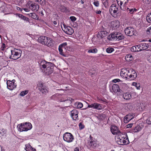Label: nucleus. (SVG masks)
<instances>
[{
    "instance_id": "nucleus-3",
    "label": "nucleus",
    "mask_w": 151,
    "mask_h": 151,
    "mask_svg": "<svg viewBox=\"0 0 151 151\" xmlns=\"http://www.w3.org/2000/svg\"><path fill=\"white\" fill-rule=\"evenodd\" d=\"M38 42L43 45L50 47L53 46V42L51 38L45 36H41L38 39Z\"/></svg>"
},
{
    "instance_id": "nucleus-33",
    "label": "nucleus",
    "mask_w": 151,
    "mask_h": 151,
    "mask_svg": "<svg viewBox=\"0 0 151 151\" xmlns=\"http://www.w3.org/2000/svg\"><path fill=\"white\" fill-rule=\"evenodd\" d=\"M146 19L148 22L151 23V11L148 14L146 17Z\"/></svg>"
},
{
    "instance_id": "nucleus-34",
    "label": "nucleus",
    "mask_w": 151,
    "mask_h": 151,
    "mask_svg": "<svg viewBox=\"0 0 151 151\" xmlns=\"http://www.w3.org/2000/svg\"><path fill=\"white\" fill-rule=\"evenodd\" d=\"M107 39L111 41L114 40V33H112L110 35H109L107 37Z\"/></svg>"
},
{
    "instance_id": "nucleus-19",
    "label": "nucleus",
    "mask_w": 151,
    "mask_h": 151,
    "mask_svg": "<svg viewBox=\"0 0 151 151\" xmlns=\"http://www.w3.org/2000/svg\"><path fill=\"white\" fill-rule=\"evenodd\" d=\"M108 34V32L106 31H102L99 32L97 34V37L99 39H101L106 37Z\"/></svg>"
},
{
    "instance_id": "nucleus-37",
    "label": "nucleus",
    "mask_w": 151,
    "mask_h": 151,
    "mask_svg": "<svg viewBox=\"0 0 151 151\" xmlns=\"http://www.w3.org/2000/svg\"><path fill=\"white\" fill-rule=\"evenodd\" d=\"M58 50L60 54L63 56H65L63 52V50L62 47H60V45L59 47Z\"/></svg>"
},
{
    "instance_id": "nucleus-59",
    "label": "nucleus",
    "mask_w": 151,
    "mask_h": 151,
    "mask_svg": "<svg viewBox=\"0 0 151 151\" xmlns=\"http://www.w3.org/2000/svg\"><path fill=\"white\" fill-rule=\"evenodd\" d=\"M40 13L41 14V16H43L44 15L43 11H41L40 12Z\"/></svg>"
},
{
    "instance_id": "nucleus-58",
    "label": "nucleus",
    "mask_w": 151,
    "mask_h": 151,
    "mask_svg": "<svg viewBox=\"0 0 151 151\" xmlns=\"http://www.w3.org/2000/svg\"><path fill=\"white\" fill-rule=\"evenodd\" d=\"M147 60L149 62L151 63V55L149 56V57L148 58Z\"/></svg>"
},
{
    "instance_id": "nucleus-13",
    "label": "nucleus",
    "mask_w": 151,
    "mask_h": 151,
    "mask_svg": "<svg viewBox=\"0 0 151 151\" xmlns=\"http://www.w3.org/2000/svg\"><path fill=\"white\" fill-rule=\"evenodd\" d=\"M110 91L112 93L114 94L116 93L117 92H119L120 91L119 86L116 84H114L110 88Z\"/></svg>"
},
{
    "instance_id": "nucleus-62",
    "label": "nucleus",
    "mask_w": 151,
    "mask_h": 151,
    "mask_svg": "<svg viewBox=\"0 0 151 151\" xmlns=\"http://www.w3.org/2000/svg\"><path fill=\"white\" fill-rule=\"evenodd\" d=\"M53 23L54 25H56L57 24V23L56 21H54L53 22Z\"/></svg>"
},
{
    "instance_id": "nucleus-51",
    "label": "nucleus",
    "mask_w": 151,
    "mask_h": 151,
    "mask_svg": "<svg viewBox=\"0 0 151 151\" xmlns=\"http://www.w3.org/2000/svg\"><path fill=\"white\" fill-rule=\"evenodd\" d=\"M2 132H0V134H1L2 135L4 136V134H5L6 133V132L5 130L4 129H2L1 130Z\"/></svg>"
},
{
    "instance_id": "nucleus-60",
    "label": "nucleus",
    "mask_w": 151,
    "mask_h": 151,
    "mask_svg": "<svg viewBox=\"0 0 151 151\" xmlns=\"http://www.w3.org/2000/svg\"><path fill=\"white\" fill-rule=\"evenodd\" d=\"M79 149L78 147H76L74 149V151H79Z\"/></svg>"
},
{
    "instance_id": "nucleus-7",
    "label": "nucleus",
    "mask_w": 151,
    "mask_h": 151,
    "mask_svg": "<svg viewBox=\"0 0 151 151\" xmlns=\"http://www.w3.org/2000/svg\"><path fill=\"white\" fill-rule=\"evenodd\" d=\"M118 6L115 4H112L110 7L109 12L111 14L113 17L116 16L119 13Z\"/></svg>"
},
{
    "instance_id": "nucleus-23",
    "label": "nucleus",
    "mask_w": 151,
    "mask_h": 151,
    "mask_svg": "<svg viewBox=\"0 0 151 151\" xmlns=\"http://www.w3.org/2000/svg\"><path fill=\"white\" fill-rule=\"evenodd\" d=\"M121 9L122 10H127V12L131 14H133L134 12H136L137 11V9L135 8L130 9L127 7H126L125 8H121Z\"/></svg>"
},
{
    "instance_id": "nucleus-44",
    "label": "nucleus",
    "mask_w": 151,
    "mask_h": 151,
    "mask_svg": "<svg viewBox=\"0 0 151 151\" xmlns=\"http://www.w3.org/2000/svg\"><path fill=\"white\" fill-rule=\"evenodd\" d=\"M77 104V107L78 108H81L83 106V104L81 102H78Z\"/></svg>"
},
{
    "instance_id": "nucleus-35",
    "label": "nucleus",
    "mask_w": 151,
    "mask_h": 151,
    "mask_svg": "<svg viewBox=\"0 0 151 151\" xmlns=\"http://www.w3.org/2000/svg\"><path fill=\"white\" fill-rule=\"evenodd\" d=\"M133 59L132 55L130 54L127 55L126 57V59L127 61H132Z\"/></svg>"
},
{
    "instance_id": "nucleus-4",
    "label": "nucleus",
    "mask_w": 151,
    "mask_h": 151,
    "mask_svg": "<svg viewBox=\"0 0 151 151\" xmlns=\"http://www.w3.org/2000/svg\"><path fill=\"white\" fill-rule=\"evenodd\" d=\"M149 47L148 44L145 43H142L138 45L132 46L131 50L132 52H139L147 50Z\"/></svg>"
},
{
    "instance_id": "nucleus-20",
    "label": "nucleus",
    "mask_w": 151,
    "mask_h": 151,
    "mask_svg": "<svg viewBox=\"0 0 151 151\" xmlns=\"http://www.w3.org/2000/svg\"><path fill=\"white\" fill-rule=\"evenodd\" d=\"M39 89L43 93L46 94L48 92L47 88L44 86L42 83L40 84Z\"/></svg>"
},
{
    "instance_id": "nucleus-31",
    "label": "nucleus",
    "mask_w": 151,
    "mask_h": 151,
    "mask_svg": "<svg viewBox=\"0 0 151 151\" xmlns=\"http://www.w3.org/2000/svg\"><path fill=\"white\" fill-rule=\"evenodd\" d=\"M28 14L30 17L33 19L37 20L38 19L39 17L38 15L35 13H32Z\"/></svg>"
},
{
    "instance_id": "nucleus-15",
    "label": "nucleus",
    "mask_w": 151,
    "mask_h": 151,
    "mask_svg": "<svg viewBox=\"0 0 151 151\" xmlns=\"http://www.w3.org/2000/svg\"><path fill=\"white\" fill-rule=\"evenodd\" d=\"M110 130L112 133L114 135H120L121 132L119 130L118 127L116 126H112L110 127Z\"/></svg>"
},
{
    "instance_id": "nucleus-49",
    "label": "nucleus",
    "mask_w": 151,
    "mask_h": 151,
    "mask_svg": "<svg viewBox=\"0 0 151 151\" xmlns=\"http://www.w3.org/2000/svg\"><path fill=\"white\" fill-rule=\"evenodd\" d=\"M121 80L119 79H115L113 80L112 81L114 83L119 82Z\"/></svg>"
},
{
    "instance_id": "nucleus-14",
    "label": "nucleus",
    "mask_w": 151,
    "mask_h": 151,
    "mask_svg": "<svg viewBox=\"0 0 151 151\" xmlns=\"http://www.w3.org/2000/svg\"><path fill=\"white\" fill-rule=\"evenodd\" d=\"M91 108L98 110H101L102 109L101 105L96 103L88 104L87 108Z\"/></svg>"
},
{
    "instance_id": "nucleus-17",
    "label": "nucleus",
    "mask_w": 151,
    "mask_h": 151,
    "mask_svg": "<svg viewBox=\"0 0 151 151\" xmlns=\"http://www.w3.org/2000/svg\"><path fill=\"white\" fill-rule=\"evenodd\" d=\"M114 33V40L119 41L124 39V36L122 34L119 32H115Z\"/></svg>"
},
{
    "instance_id": "nucleus-50",
    "label": "nucleus",
    "mask_w": 151,
    "mask_h": 151,
    "mask_svg": "<svg viewBox=\"0 0 151 151\" xmlns=\"http://www.w3.org/2000/svg\"><path fill=\"white\" fill-rule=\"evenodd\" d=\"M97 99L99 100H101L104 102H106V100L104 98H98Z\"/></svg>"
},
{
    "instance_id": "nucleus-9",
    "label": "nucleus",
    "mask_w": 151,
    "mask_h": 151,
    "mask_svg": "<svg viewBox=\"0 0 151 151\" xmlns=\"http://www.w3.org/2000/svg\"><path fill=\"white\" fill-rule=\"evenodd\" d=\"M63 138L65 141L69 143L72 142L74 139L73 135L71 133L68 132H66L63 135Z\"/></svg>"
},
{
    "instance_id": "nucleus-30",
    "label": "nucleus",
    "mask_w": 151,
    "mask_h": 151,
    "mask_svg": "<svg viewBox=\"0 0 151 151\" xmlns=\"http://www.w3.org/2000/svg\"><path fill=\"white\" fill-rule=\"evenodd\" d=\"M117 3L119 6L120 9L121 8H125V7L122 6V4H124L125 0H116Z\"/></svg>"
},
{
    "instance_id": "nucleus-8",
    "label": "nucleus",
    "mask_w": 151,
    "mask_h": 151,
    "mask_svg": "<svg viewBox=\"0 0 151 151\" xmlns=\"http://www.w3.org/2000/svg\"><path fill=\"white\" fill-rule=\"evenodd\" d=\"M124 32L127 35L130 37L136 35L137 34L136 30L133 28L131 27H128L126 28L124 30Z\"/></svg>"
},
{
    "instance_id": "nucleus-54",
    "label": "nucleus",
    "mask_w": 151,
    "mask_h": 151,
    "mask_svg": "<svg viewBox=\"0 0 151 151\" xmlns=\"http://www.w3.org/2000/svg\"><path fill=\"white\" fill-rule=\"evenodd\" d=\"M67 45V43L66 42H64L61 45V46L62 47H63L65 48V46H66Z\"/></svg>"
},
{
    "instance_id": "nucleus-43",
    "label": "nucleus",
    "mask_w": 151,
    "mask_h": 151,
    "mask_svg": "<svg viewBox=\"0 0 151 151\" xmlns=\"http://www.w3.org/2000/svg\"><path fill=\"white\" fill-rule=\"evenodd\" d=\"M103 3L105 7H107L108 6V1L107 0L103 1Z\"/></svg>"
},
{
    "instance_id": "nucleus-2",
    "label": "nucleus",
    "mask_w": 151,
    "mask_h": 151,
    "mask_svg": "<svg viewBox=\"0 0 151 151\" xmlns=\"http://www.w3.org/2000/svg\"><path fill=\"white\" fill-rule=\"evenodd\" d=\"M40 65L41 69L43 70L47 75H49L53 71L54 64L52 63L43 60L41 61Z\"/></svg>"
},
{
    "instance_id": "nucleus-41",
    "label": "nucleus",
    "mask_w": 151,
    "mask_h": 151,
    "mask_svg": "<svg viewBox=\"0 0 151 151\" xmlns=\"http://www.w3.org/2000/svg\"><path fill=\"white\" fill-rule=\"evenodd\" d=\"M17 3L19 6L22 5L24 3V0H16Z\"/></svg>"
},
{
    "instance_id": "nucleus-11",
    "label": "nucleus",
    "mask_w": 151,
    "mask_h": 151,
    "mask_svg": "<svg viewBox=\"0 0 151 151\" xmlns=\"http://www.w3.org/2000/svg\"><path fill=\"white\" fill-rule=\"evenodd\" d=\"M15 81L14 79L12 81H7L6 82L7 88L10 90H12L14 88H16L17 84L15 83Z\"/></svg>"
},
{
    "instance_id": "nucleus-56",
    "label": "nucleus",
    "mask_w": 151,
    "mask_h": 151,
    "mask_svg": "<svg viewBox=\"0 0 151 151\" xmlns=\"http://www.w3.org/2000/svg\"><path fill=\"white\" fill-rule=\"evenodd\" d=\"M133 125V124H128L127 126V128H130L132 127V125Z\"/></svg>"
},
{
    "instance_id": "nucleus-46",
    "label": "nucleus",
    "mask_w": 151,
    "mask_h": 151,
    "mask_svg": "<svg viewBox=\"0 0 151 151\" xmlns=\"http://www.w3.org/2000/svg\"><path fill=\"white\" fill-rule=\"evenodd\" d=\"M146 32L148 34H151V27H150L147 29Z\"/></svg>"
},
{
    "instance_id": "nucleus-10",
    "label": "nucleus",
    "mask_w": 151,
    "mask_h": 151,
    "mask_svg": "<svg viewBox=\"0 0 151 151\" xmlns=\"http://www.w3.org/2000/svg\"><path fill=\"white\" fill-rule=\"evenodd\" d=\"M26 6L32 11H37L39 9V5L30 1L27 2L26 4Z\"/></svg>"
},
{
    "instance_id": "nucleus-64",
    "label": "nucleus",
    "mask_w": 151,
    "mask_h": 151,
    "mask_svg": "<svg viewBox=\"0 0 151 151\" xmlns=\"http://www.w3.org/2000/svg\"><path fill=\"white\" fill-rule=\"evenodd\" d=\"M148 41H149V42H151V39L149 40H148Z\"/></svg>"
},
{
    "instance_id": "nucleus-47",
    "label": "nucleus",
    "mask_w": 151,
    "mask_h": 151,
    "mask_svg": "<svg viewBox=\"0 0 151 151\" xmlns=\"http://www.w3.org/2000/svg\"><path fill=\"white\" fill-rule=\"evenodd\" d=\"M79 127L80 129H83L84 127V126L81 123H79Z\"/></svg>"
},
{
    "instance_id": "nucleus-24",
    "label": "nucleus",
    "mask_w": 151,
    "mask_h": 151,
    "mask_svg": "<svg viewBox=\"0 0 151 151\" xmlns=\"http://www.w3.org/2000/svg\"><path fill=\"white\" fill-rule=\"evenodd\" d=\"M25 128V131H27L31 129L32 128V124L29 122H26L23 124Z\"/></svg>"
},
{
    "instance_id": "nucleus-25",
    "label": "nucleus",
    "mask_w": 151,
    "mask_h": 151,
    "mask_svg": "<svg viewBox=\"0 0 151 151\" xmlns=\"http://www.w3.org/2000/svg\"><path fill=\"white\" fill-rule=\"evenodd\" d=\"M123 97L124 99L128 100L132 97V96L130 93L127 92L123 94Z\"/></svg>"
},
{
    "instance_id": "nucleus-38",
    "label": "nucleus",
    "mask_w": 151,
    "mask_h": 151,
    "mask_svg": "<svg viewBox=\"0 0 151 151\" xmlns=\"http://www.w3.org/2000/svg\"><path fill=\"white\" fill-rule=\"evenodd\" d=\"M133 86H135L137 88V89H140V86L139 83H137L135 82H133L132 83Z\"/></svg>"
},
{
    "instance_id": "nucleus-16",
    "label": "nucleus",
    "mask_w": 151,
    "mask_h": 151,
    "mask_svg": "<svg viewBox=\"0 0 151 151\" xmlns=\"http://www.w3.org/2000/svg\"><path fill=\"white\" fill-rule=\"evenodd\" d=\"M90 139L88 141V146L91 149L96 147L97 146V144L95 141H93L92 137L90 135Z\"/></svg>"
},
{
    "instance_id": "nucleus-63",
    "label": "nucleus",
    "mask_w": 151,
    "mask_h": 151,
    "mask_svg": "<svg viewBox=\"0 0 151 151\" xmlns=\"http://www.w3.org/2000/svg\"><path fill=\"white\" fill-rule=\"evenodd\" d=\"M81 3H82V4H83V3H84V1H82V0H81Z\"/></svg>"
},
{
    "instance_id": "nucleus-39",
    "label": "nucleus",
    "mask_w": 151,
    "mask_h": 151,
    "mask_svg": "<svg viewBox=\"0 0 151 151\" xmlns=\"http://www.w3.org/2000/svg\"><path fill=\"white\" fill-rule=\"evenodd\" d=\"M114 51V49L111 47H108L106 49V52L108 53H111Z\"/></svg>"
},
{
    "instance_id": "nucleus-6",
    "label": "nucleus",
    "mask_w": 151,
    "mask_h": 151,
    "mask_svg": "<svg viewBox=\"0 0 151 151\" xmlns=\"http://www.w3.org/2000/svg\"><path fill=\"white\" fill-rule=\"evenodd\" d=\"M11 52V55L9 57L11 59L17 60L21 56L22 51L20 49L14 48Z\"/></svg>"
},
{
    "instance_id": "nucleus-55",
    "label": "nucleus",
    "mask_w": 151,
    "mask_h": 151,
    "mask_svg": "<svg viewBox=\"0 0 151 151\" xmlns=\"http://www.w3.org/2000/svg\"><path fill=\"white\" fill-rule=\"evenodd\" d=\"M95 12L97 14H100L101 13V11L100 10H96Z\"/></svg>"
},
{
    "instance_id": "nucleus-36",
    "label": "nucleus",
    "mask_w": 151,
    "mask_h": 151,
    "mask_svg": "<svg viewBox=\"0 0 151 151\" xmlns=\"http://www.w3.org/2000/svg\"><path fill=\"white\" fill-rule=\"evenodd\" d=\"M60 9L62 12H66L67 11V8L65 6H62L60 7Z\"/></svg>"
},
{
    "instance_id": "nucleus-52",
    "label": "nucleus",
    "mask_w": 151,
    "mask_h": 151,
    "mask_svg": "<svg viewBox=\"0 0 151 151\" xmlns=\"http://www.w3.org/2000/svg\"><path fill=\"white\" fill-rule=\"evenodd\" d=\"M146 3L149 4L151 2V0H143Z\"/></svg>"
},
{
    "instance_id": "nucleus-45",
    "label": "nucleus",
    "mask_w": 151,
    "mask_h": 151,
    "mask_svg": "<svg viewBox=\"0 0 151 151\" xmlns=\"http://www.w3.org/2000/svg\"><path fill=\"white\" fill-rule=\"evenodd\" d=\"M93 4L96 7H98L99 6V2L98 1H95L93 2Z\"/></svg>"
},
{
    "instance_id": "nucleus-40",
    "label": "nucleus",
    "mask_w": 151,
    "mask_h": 151,
    "mask_svg": "<svg viewBox=\"0 0 151 151\" xmlns=\"http://www.w3.org/2000/svg\"><path fill=\"white\" fill-rule=\"evenodd\" d=\"M28 90H25L22 91L20 93V95L22 96H23L26 95L28 93Z\"/></svg>"
},
{
    "instance_id": "nucleus-61",
    "label": "nucleus",
    "mask_w": 151,
    "mask_h": 151,
    "mask_svg": "<svg viewBox=\"0 0 151 151\" xmlns=\"http://www.w3.org/2000/svg\"><path fill=\"white\" fill-rule=\"evenodd\" d=\"M17 9L18 10H20L21 11H22V9H21V8L17 6Z\"/></svg>"
},
{
    "instance_id": "nucleus-48",
    "label": "nucleus",
    "mask_w": 151,
    "mask_h": 151,
    "mask_svg": "<svg viewBox=\"0 0 151 151\" xmlns=\"http://www.w3.org/2000/svg\"><path fill=\"white\" fill-rule=\"evenodd\" d=\"M70 19L72 22H74L76 20V18L74 16H71L70 17Z\"/></svg>"
},
{
    "instance_id": "nucleus-42",
    "label": "nucleus",
    "mask_w": 151,
    "mask_h": 151,
    "mask_svg": "<svg viewBox=\"0 0 151 151\" xmlns=\"http://www.w3.org/2000/svg\"><path fill=\"white\" fill-rule=\"evenodd\" d=\"M146 123L148 124H151V116H150L147 119Z\"/></svg>"
},
{
    "instance_id": "nucleus-27",
    "label": "nucleus",
    "mask_w": 151,
    "mask_h": 151,
    "mask_svg": "<svg viewBox=\"0 0 151 151\" xmlns=\"http://www.w3.org/2000/svg\"><path fill=\"white\" fill-rule=\"evenodd\" d=\"M25 150L26 151H36V149L32 147L29 144H27L25 145Z\"/></svg>"
},
{
    "instance_id": "nucleus-18",
    "label": "nucleus",
    "mask_w": 151,
    "mask_h": 151,
    "mask_svg": "<svg viewBox=\"0 0 151 151\" xmlns=\"http://www.w3.org/2000/svg\"><path fill=\"white\" fill-rule=\"evenodd\" d=\"M71 116L73 120L78 119V111L76 109H74L71 111Z\"/></svg>"
},
{
    "instance_id": "nucleus-53",
    "label": "nucleus",
    "mask_w": 151,
    "mask_h": 151,
    "mask_svg": "<svg viewBox=\"0 0 151 151\" xmlns=\"http://www.w3.org/2000/svg\"><path fill=\"white\" fill-rule=\"evenodd\" d=\"M124 3L122 6H124V7H126V6L127 5V3L128 2V0H125Z\"/></svg>"
},
{
    "instance_id": "nucleus-57",
    "label": "nucleus",
    "mask_w": 151,
    "mask_h": 151,
    "mask_svg": "<svg viewBox=\"0 0 151 151\" xmlns=\"http://www.w3.org/2000/svg\"><path fill=\"white\" fill-rule=\"evenodd\" d=\"M22 9L24 10L26 12H28L29 11V9L28 8H24Z\"/></svg>"
},
{
    "instance_id": "nucleus-32",
    "label": "nucleus",
    "mask_w": 151,
    "mask_h": 151,
    "mask_svg": "<svg viewBox=\"0 0 151 151\" xmlns=\"http://www.w3.org/2000/svg\"><path fill=\"white\" fill-rule=\"evenodd\" d=\"M98 50L96 48H91L89 49L88 51V53H95L97 52Z\"/></svg>"
},
{
    "instance_id": "nucleus-28",
    "label": "nucleus",
    "mask_w": 151,
    "mask_h": 151,
    "mask_svg": "<svg viewBox=\"0 0 151 151\" xmlns=\"http://www.w3.org/2000/svg\"><path fill=\"white\" fill-rule=\"evenodd\" d=\"M18 130L19 132L25 131L24 124L22 123L19 124L17 126Z\"/></svg>"
},
{
    "instance_id": "nucleus-1",
    "label": "nucleus",
    "mask_w": 151,
    "mask_h": 151,
    "mask_svg": "<svg viewBox=\"0 0 151 151\" xmlns=\"http://www.w3.org/2000/svg\"><path fill=\"white\" fill-rule=\"evenodd\" d=\"M120 74L123 78L129 81L134 80L137 76V73L134 70H129L128 68L122 69Z\"/></svg>"
},
{
    "instance_id": "nucleus-5",
    "label": "nucleus",
    "mask_w": 151,
    "mask_h": 151,
    "mask_svg": "<svg viewBox=\"0 0 151 151\" xmlns=\"http://www.w3.org/2000/svg\"><path fill=\"white\" fill-rule=\"evenodd\" d=\"M117 142L120 145H125L129 143L128 138L126 134L121 133L117 138Z\"/></svg>"
},
{
    "instance_id": "nucleus-21",
    "label": "nucleus",
    "mask_w": 151,
    "mask_h": 151,
    "mask_svg": "<svg viewBox=\"0 0 151 151\" xmlns=\"http://www.w3.org/2000/svg\"><path fill=\"white\" fill-rule=\"evenodd\" d=\"M134 118L133 114H129L126 115L124 119V122L125 123H127L132 120Z\"/></svg>"
},
{
    "instance_id": "nucleus-22",
    "label": "nucleus",
    "mask_w": 151,
    "mask_h": 151,
    "mask_svg": "<svg viewBox=\"0 0 151 151\" xmlns=\"http://www.w3.org/2000/svg\"><path fill=\"white\" fill-rule=\"evenodd\" d=\"M143 127V126L141 125H137L133 128L132 129V132L134 133L137 132L141 130Z\"/></svg>"
},
{
    "instance_id": "nucleus-26",
    "label": "nucleus",
    "mask_w": 151,
    "mask_h": 151,
    "mask_svg": "<svg viewBox=\"0 0 151 151\" xmlns=\"http://www.w3.org/2000/svg\"><path fill=\"white\" fill-rule=\"evenodd\" d=\"M119 22L118 20L113 21L111 22V25L113 28L116 29L119 26Z\"/></svg>"
},
{
    "instance_id": "nucleus-12",
    "label": "nucleus",
    "mask_w": 151,
    "mask_h": 151,
    "mask_svg": "<svg viewBox=\"0 0 151 151\" xmlns=\"http://www.w3.org/2000/svg\"><path fill=\"white\" fill-rule=\"evenodd\" d=\"M64 27H61L62 30L66 34L71 35L74 32L73 29L69 26H67L65 24H63Z\"/></svg>"
},
{
    "instance_id": "nucleus-29",
    "label": "nucleus",
    "mask_w": 151,
    "mask_h": 151,
    "mask_svg": "<svg viewBox=\"0 0 151 151\" xmlns=\"http://www.w3.org/2000/svg\"><path fill=\"white\" fill-rule=\"evenodd\" d=\"M16 15H17L19 18L24 20L28 21L29 20V19L28 18L25 16H24L22 14H16Z\"/></svg>"
}]
</instances>
